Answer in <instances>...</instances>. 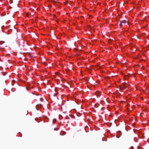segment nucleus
<instances>
[{"label": "nucleus", "instance_id": "9d476101", "mask_svg": "<svg viewBox=\"0 0 149 149\" xmlns=\"http://www.w3.org/2000/svg\"><path fill=\"white\" fill-rule=\"evenodd\" d=\"M22 136V135H21L20 136V137H21V136Z\"/></svg>", "mask_w": 149, "mask_h": 149}, {"label": "nucleus", "instance_id": "6e6552de", "mask_svg": "<svg viewBox=\"0 0 149 149\" xmlns=\"http://www.w3.org/2000/svg\"><path fill=\"white\" fill-rule=\"evenodd\" d=\"M48 8L49 9H50L51 8V7L50 6H49Z\"/></svg>", "mask_w": 149, "mask_h": 149}, {"label": "nucleus", "instance_id": "9b49d317", "mask_svg": "<svg viewBox=\"0 0 149 149\" xmlns=\"http://www.w3.org/2000/svg\"><path fill=\"white\" fill-rule=\"evenodd\" d=\"M38 8H37V9H38Z\"/></svg>", "mask_w": 149, "mask_h": 149}, {"label": "nucleus", "instance_id": "0eeeda50", "mask_svg": "<svg viewBox=\"0 0 149 149\" xmlns=\"http://www.w3.org/2000/svg\"><path fill=\"white\" fill-rule=\"evenodd\" d=\"M16 7L15 8H17V7H18V4H16L15 5Z\"/></svg>", "mask_w": 149, "mask_h": 149}, {"label": "nucleus", "instance_id": "7ed1b4c3", "mask_svg": "<svg viewBox=\"0 0 149 149\" xmlns=\"http://www.w3.org/2000/svg\"><path fill=\"white\" fill-rule=\"evenodd\" d=\"M56 121V119H54L53 120V124H54Z\"/></svg>", "mask_w": 149, "mask_h": 149}, {"label": "nucleus", "instance_id": "20e7f679", "mask_svg": "<svg viewBox=\"0 0 149 149\" xmlns=\"http://www.w3.org/2000/svg\"><path fill=\"white\" fill-rule=\"evenodd\" d=\"M4 42H5L4 41H0V45H2V44L4 43Z\"/></svg>", "mask_w": 149, "mask_h": 149}, {"label": "nucleus", "instance_id": "1a4fd4ad", "mask_svg": "<svg viewBox=\"0 0 149 149\" xmlns=\"http://www.w3.org/2000/svg\"><path fill=\"white\" fill-rule=\"evenodd\" d=\"M19 136H20L21 135V133H19Z\"/></svg>", "mask_w": 149, "mask_h": 149}, {"label": "nucleus", "instance_id": "f03ea898", "mask_svg": "<svg viewBox=\"0 0 149 149\" xmlns=\"http://www.w3.org/2000/svg\"><path fill=\"white\" fill-rule=\"evenodd\" d=\"M66 132L64 131H61L60 133V135H65Z\"/></svg>", "mask_w": 149, "mask_h": 149}, {"label": "nucleus", "instance_id": "f257e3e1", "mask_svg": "<svg viewBox=\"0 0 149 149\" xmlns=\"http://www.w3.org/2000/svg\"><path fill=\"white\" fill-rule=\"evenodd\" d=\"M127 21L125 20H123L121 21L120 22V26L121 27L123 26V24H125L127 22Z\"/></svg>", "mask_w": 149, "mask_h": 149}, {"label": "nucleus", "instance_id": "423d86ee", "mask_svg": "<svg viewBox=\"0 0 149 149\" xmlns=\"http://www.w3.org/2000/svg\"><path fill=\"white\" fill-rule=\"evenodd\" d=\"M29 15L30 13H27L26 14V16L27 17H29Z\"/></svg>", "mask_w": 149, "mask_h": 149}, {"label": "nucleus", "instance_id": "39448f33", "mask_svg": "<svg viewBox=\"0 0 149 149\" xmlns=\"http://www.w3.org/2000/svg\"><path fill=\"white\" fill-rule=\"evenodd\" d=\"M59 128H54V130L55 131H57L58 130Z\"/></svg>", "mask_w": 149, "mask_h": 149}]
</instances>
